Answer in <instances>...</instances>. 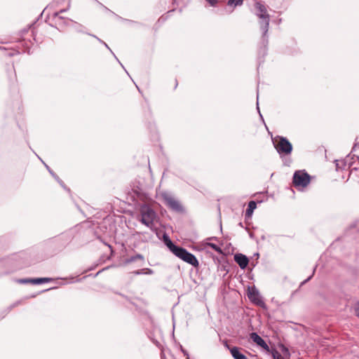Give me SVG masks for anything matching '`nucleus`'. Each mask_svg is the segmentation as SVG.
Instances as JSON below:
<instances>
[{"instance_id":"f257e3e1","label":"nucleus","mask_w":359,"mask_h":359,"mask_svg":"<svg viewBox=\"0 0 359 359\" xmlns=\"http://www.w3.org/2000/svg\"><path fill=\"white\" fill-rule=\"evenodd\" d=\"M3 83L11 95H15L19 93L17 74L14 65L7 64L1 74Z\"/></svg>"},{"instance_id":"f03ea898","label":"nucleus","mask_w":359,"mask_h":359,"mask_svg":"<svg viewBox=\"0 0 359 359\" xmlns=\"http://www.w3.org/2000/svg\"><path fill=\"white\" fill-rule=\"evenodd\" d=\"M66 6L53 12L51 15V20L55 27L60 30H65L66 28L76 25V22L72 19L65 15V13L69 9L70 0H64Z\"/></svg>"},{"instance_id":"7ed1b4c3","label":"nucleus","mask_w":359,"mask_h":359,"mask_svg":"<svg viewBox=\"0 0 359 359\" xmlns=\"http://www.w3.org/2000/svg\"><path fill=\"white\" fill-rule=\"evenodd\" d=\"M140 219L139 221L149 227L150 229L154 230V220L156 217V212L149 205H143L140 209Z\"/></svg>"},{"instance_id":"20e7f679","label":"nucleus","mask_w":359,"mask_h":359,"mask_svg":"<svg viewBox=\"0 0 359 359\" xmlns=\"http://www.w3.org/2000/svg\"><path fill=\"white\" fill-rule=\"evenodd\" d=\"M255 8L257 11V15L259 18L262 19L263 20V26L262 29L264 31V36H263V44L264 46H266V44L267 43V39L266 38V33L269 30V22H270V15L267 13V10L266 6L262 4L261 2H256L255 4Z\"/></svg>"},{"instance_id":"39448f33","label":"nucleus","mask_w":359,"mask_h":359,"mask_svg":"<svg viewBox=\"0 0 359 359\" xmlns=\"http://www.w3.org/2000/svg\"><path fill=\"white\" fill-rule=\"evenodd\" d=\"M312 177L305 170L294 172L292 177L293 186L299 191H303L311 182Z\"/></svg>"},{"instance_id":"423d86ee","label":"nucleus","mask_w":359,"mask_h":359,"mask_svg":"<svg viewBox=\"0 0 359 359\" xmlns=\"http://www.w3.org/2000/svg\"><path fill=\"white\" fill-rule=\"evenodd\" d=\"M67 236H59L50 239L46 243V250L51 253H57L64 249L69 243Z\"/></svg>"},{"instance_id":"0eeeda50","label":"nucleus","mask_w":359,"mask_h":359,"mask_svg":"<svg viewBox=\"0 0 359 359\" xmlns=\"http://www.w3.org/2000/svg\"><path fill=\"white\" fill-rule=\"evenodd\" d=\"M273 144L280 155H289L292 151V144L285 137L276 136L273 140Z\"/></svg>"},{"instance_id":"6e6552de","label":"nucleus","mask_w":359,"mask_h":359,"mask_svg":"<svg viewBox=\"0 0 359 359\" xmlns=\"http://www.w3.org/2000/svg\"><path fill=\"white\" fill-rule=\"evenodd\" d=\"M173 254L184 262L197 267L199 264L196 256L188 252L185 248L178 246Z\"/></svg>"},{"instance_id":"1a4fd4ad","label":"nucleus","mask_w":359,"mask_h":359,"mask_svg":"<svg viewBox=\"0 0 359 359\" xmlns=\"http://www.w3.org/2000/svg\"><path fill=\"white\" fill-rule=\"evenodd\" d=\"M173 254L184 262L197 267L199 264L196 256L188 252L185 248L178 246Z\"/></svg>"},{"instance_id":"9d476101","label":"nucleus","mask_w":359,"mask_h":359,"mask_svg":"<svg viewBox=\"0 0 359 359\" xmlns=\"http://www.w3.org/2000/svg\"><path fill=\"white\" fill-rule=\"evenodd\" d=\"M160 196L165 204L171 210L177 212L182 210V205L179 201L172 197L169 193L162 192Z\"/></svg>"},{"instance_id":"9b49d317","label":"nucleus","mask_w":359,"mask_h":359,"mask_svg":"<svg viewBox=\"0 0 359 359\" xmlns=\"http://www.w3.org/2000/svg\"><path fill=\"white\" fill-rule=\"evenodd\" d=\"M48 27L46 25H36L32 29V34L36 42H42L47 34Z\"/></svg>"},{"instance_id":"f8f14e48","label":"nucleus","mask_w":359,"mask_h":359,"mask_svg":"<svg viewBox=\"0 0 359 359\" xmlns=\"http://www.w3.org/2000/svg\"><path fill=\"white\" fill-rule=\"evenodd\" d=\"M248 297L249 299L256 305L264 306V302L262 299L259 292L255 288H251L248 290Z\"/></svg>"},{"instance_id":"ddd939ff","label":"nucleus","mask_w":359,"mask_h":359,"mask_svg":"<svg viewBox=\"0 0 359 359\" xmlns=\"http://www.w3.org/2000/svg\"><path fill=\"white\" fill-rule=\"evenodd\" d=\"M250 338L255 343H256L258 346L263 348L265 351H266L267 352L270 351L269 346L258 334H257L256 332H252L250 334Z\"/></svg>"},{"instance_id":"4468645a","label":"nucleus","mask_w":359,"mask_h":359,"mask_svg":"<svg viewBox=\"0 0 359 359\" xmlns=\"http://www.w3.org/2000/svg\"><path fill=\"white\" fill-rule=\"evenodd\" d=\"M234 260L242 269H245L249 263L248 258L241 253H238L234 255Z\"/></svg>"},{"instance_id":"2eb2a0df","label":"nucleus","mask_w":359,"mask_h":359,"mask_svg":"<svg viewBox=\"0 0 359 359\" xmlns=\"http://www.w3.org/2000/svg\"><path fill=\"white\" fill-rule=\"evenodd\" d=\"M243 349L237 346H233L230 349V353L233 359H248L242 352Z\"/></svg>"},{"instance_id":"dca6fc26","label":"nucleus","mask_w":359,"mask_h":359,"mask_svg":"<svg viewBox=\"0 0 359 359\" xmlns=\"http://www.w3.org/2000/svg\"><path fill=\"white\" fill-rule=\"evenodd\" d=\"M54 279L52 278H30L22 280L23 283H29L32 284H42L46 283H50L53 281Z\"/></svg>"},{"instance_id":"f3484780","label":"nucleus","mask_w":359,"mask_h":359,"mask_svg":"<svg viewBox=\"0 0 359 359\" xmlns=\"http://www.w3.org/2000/svg\"><path fill=\"white\" fill-rule=\"evenodd\" d=\"M256 208H257L256 202L254 201H250L248 203V207L245 211V217L246 218L251 217L252 212H253L254 210L256 209Z\"/></svg>"},{"instance_id":"a211bd4d","label":"nucleus","mask_w":359,"mask_h":359,"mask_svg":"<svg viewBox=\"0 0 359 359\" xmlns=\"http://www.w3.org/2000/svg\"><path fill=\"white\" fill-rule=\"evenodd\" d=\"M163 241L165 244L167 245V247L169 248V250L173 253V252L176 250V248L178 247L177 245H175L172 241L170 239L169 236L166 234L163 235Z\"/></svg>"},{"instance_id":"6ab92c4d","label":"nucleus","mask_w":359,"mask_h":359,"mask_svg":"<svg viewBox=\"0 0 359 359\" xmlns=\"http://www.w3.org/2000/svg\"><path fill=\"white\" fill-rule=\"evenodd\" d=\"M137 260H142V261H144V257L140 255V254H137L135 255V256H132L129 258H127L126 260H125V264H128L130 263H132L133 262H135Z\"/></svg>"},{"instance_id":"aec40b11","label":"nucleus","mask_w":359,"mask_h":359,"mask_svg":"<svg viewBox=\"0 0 359 359\" xmlns=\"http://www.w3.org/2000/svg\"><path fill=\"white\" fill-rule=\"evenodd\" d=\"M167 19L168 16L165 15L161 16L155 24L156 30L158 29V28L167 20Z\"/></svg>"},{"instance_id":"412c9836","label":"nucleus","mask_w":359,"mask_h":359,"mask_svg":"<svg viewBox=\"0 0 359 359\" xmlns=\"http://www.w3.org/2000/svg\"><path fill=\"white\" fill-rule=\"evenodd\" d=\"M273 359H284V357L276 348L271 351Z\"/></svg>"},{"instance_id":"4be33fe9","label":"nucleus","mask_w":359,"mask_h":359,"mask_svg":"<svg viewBox=\"0 0 359 359\" xmlns=\"http://www.w3.org/2000/svg\"><path fill=\"white\" fill-rule=\"evenodd\" d=\"M207 245L209 246L210 248H211L215 252H217L219 254L222 253V250L221 248L219 247L218 245H217L216 244L212 243H208Z\"/></svg>"},{"instance_id":"5701e85b","label":"nucleus","mask_w":359,"mask_h":359,"mask_svg":"<svg viewBox=\"0 0 359 359\" xmlns=\"http://www.w3.org/2000/svg\"><path fill=\"white\" fill-rule=\"evenodd\" d=\"M243 3V0H229L227 4L231 6H236L242 5Z\"/></svg>"},{"instance_id":"b1692460","label":"nucleus","mask_w":359,"mask_h":359,"mask_svg":"<svg viewBox=\"0 0 359 359\" xmlns=\"http://www.w3.org/2000/svg\"><path fill=\"white\" fill-rule=\"evenodd\" d=\"M280 348L281 349V351H282L283 355L285 357L290 358V353L288 348L286 346H285L283 344H281L280 346Z\"/></svg>"},{"instance_id":"393cba45","label":"nucleus","mask_w":359,"mask_h":359,"mask_svg":"<svg viewBox=\"0 0 359 359\" xmlns=\"http://www.w3.org/2000/svg\"><path fill=\"white\" fill-rule=\"evenodd\" d=\"M20 53V50H16V49H12L11 50L8 51L7 53V55L8 56H14L15 55H18Z\"/></svg>"},{"instance_id":"a878e982","label":"nucleus","mask_w":359,"mask_h":359,"mask_svg":"<svg viewBox=\"0 0 359 359\" xmlns=\"http://www.w3.org/2000/svg\"><path fill=\"white\" fill-rule=\"evenodd\" d=\"M79 33L81 34V37L79 38V37H76V36H75L74 37V39H78V40H79V39H80V40H81V41H83V40L85 39H84V38H85V36H88V35H89V34H86V33H85V32H79Z\"/></svg>"},{"instance_id":"bb28decb","label":"nucleus","mask_w":359,"mask_h":359,"mask_svg":"<svg viewBox=\"0 0 359 359\" xmlns=\"http://www.w3.org/2000/svg\"><path fill=\"white\" fill-rule=\"evenodd\" d=\"M211 6H216L219 0H206Z\"/></svg>"},{"instance_id":"cd10ccee","label":"nucleus","mask_w":359,"mask_h":359,"mask_svg":"<svg viewBox=\"0 0 359 359\" xmlns=\"http://www.w3.org/2000/svg\"><path fill=\"white\" fill-rule=\"evenodd\" d=\"M20 42H24V43H22V46H26V48L25 49L29 48V44L26 42V39L25 38H22L21 39ZM21 51L22 52H25V50H22Z\"/></svg>"},{"instance_id":"c85d7f7f","label":"nucleus","mask_w":359,"mask_h":359,"mask_svg":"<svg viewBox=\"0 0 359 359\" xmlns=\"http://www.w3.org/2000/svg\"><path fill=\"white\" fill-rule=\"evenodd\" d=\"M223 344H224V347H226L229 351H230V349L231 348H233V346H231L229 345L228 341L226 340H224L223 341Z\"/></svg>"},{"instance_id":"c756f323","label":"nucleus","mask_w":359,"mask_h":359,"mask_svg":"<svg viewBox=\"0 0 359 359\" xmlns=\"http://www.w3.org/2000/svg\"><path fill=\"white\" fill-rule=\"evenodd\" d=\"M355 311L356 316L359 318V302L355 305Z\"/></svg>"},{"instance_id":"7c9ffc66","label":"nucleus","mask_w":359,"mask_h":359,"mask_svg":"<svg viewBox=\"0 0 359 359\" xmlns=\"http://www.w3.org/2000/svg\"><path fill=\"white\" fill-rule=\"evenodd\" d=\"M173 86H174V88H176L177 86H178V81L176 79L174 80Z\"/></svg>"},{"instance_id":"2f4dec72","label":"nucleus","mask_w":359,"mask_h":359,"mask_svg":"<svg viewBox=\"0 0 359 359\" xmlns=\"http://www.w3.org/2000/svg\"><path fill=\"white\" fill-rule=\"evenodd\" d=\"M134 273H135V274H137V275H139V274H140V273H141V272H140V271H135V272H134Z\"/></svg>"},{"instance_id":"473e14b6","label":"nucleus","mask_w":359,"mask_h":359,"mask_svg":"<svg viewBox=\"0 0 359 359\" xmlns=\"http://www.w3.org/2000/svg\"><path fill=\"white\" fill-rule=\"evenodd\" d=\"M0 50H7V49L4 47H0Z\"/></svg>"},{"instance_id":"72a5a7b5","label":"nucleus","mask_w":359,"mask_h":359,"mask_svg":"<svg viewBox=\"0 0 359 359\" xmlns=\"http://www.w3.org/2000/svg\"><path fill=\"white\" fill-rule=\"evenodd\" d=\"M27 33H28V31H27V30H24V31L22 32V34H27Z\"/></svg>"},{"instance_id":"f704fd0d","label":"nucleus","mask_w":359,"mask_h":359,"mask_svg":"<svg viewBox=\"0 0 359 359\" xmlns=\"http://www.w3.org/2000/svg\"><path fill=\"white\" fill-rule=\"evenodd\" d=\"M336 166H337V168H339V164H338V163H337V164H336Z\"/></svg>"}]
</instances>
